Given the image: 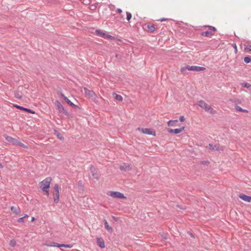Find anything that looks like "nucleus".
Returning a JSON list of instances; mask_svg holds the SVG:
<instances>
[{
	"instance_id": "45",
	"label": "nucleus",
	"mask_w": 251,
	"mask_h": 251,
	"mask_svg": "<svg viewBox=\"0 0 251 251\" xmlns=\"http://www.w3.org/2000/svg\"><path fill=\"white\" fill-rule=\"evenodd\" d=\"M3 168V166L1 165V164L0 163V169H1Z\"/></svg>"
},
{
	"instance_id": "25",
	"label": "nucleus",
	"mask_w": 251,
	"mask_h": 251,
	"mask_svg": "<svg viewBox=\"0 0 251 251\" xmlns=\"http://www.w3.org/2000/svg\"><path fill=\"white\" fill-rule=\"evenodd\" d=\"M55 134L56 135L57 138L59 139H60V140L63 141L64 139V138L63 135L61 133H60V132H59L57 131H55Z\"/></svg>"
},
{
	"instance_id": "24",
	"label": "nucleus",
	"mask_w": 251,
	"mask_h": 251,
	"mask_svg": "<svg viewBox=\"0 0 251 251\" xmlns=\"http://www.w3.org/2000/svg\"><path fill=\"white\" fill-rule=\"evenodd\" d=\"M235 109H236V110H237L238 111L243 112H246V113L248 112V110H247V109H244L238 105L235 106Z\"/></svg>"
},
{
	"instance_id": "16",
	"label": "nucleus",
	"mask_w": 251,
	"mask_h": 251,
	"mask_svg": "<svg viewBox=\"0 0 251 251\" xmlns=\"http://www.w3.org/2000/svg\"><path fill=\"white\" fill-rule=\"evenodd\" d=\"M239 197L242 200L247 202H251V196L241 194L239 195Z\"/></svg>"
},
{
	"instance_id": "38",
	"label": "nucleus",
	"mask_w": 251,
	"mask_h": 251,
	"mask_svg": "<svg viewBox=\"0 0 251 251\" xmlns=\"http://www.w3.org/2000/svg\"><path fill=\"white\" fill-rule=\"evenodd\" d=\"M185 119L183 116H181L179 117V121L181 122L184 121Z\"/></svg>"
},
{
	"instance_id": "39",
	"label": "nucleus",
	"mask_w": 251,
	"mask_h": 251,
	"mask_svg": "<svg viewBox=\"0 0 251 251\" xmlns=\"http://www.w3.org/2000/svg\"><path fill=\"white\" fill-rule=\"evenodd\" d=\"M161 236L162 239L163 240H165L167 238L165 236H164L163 235H161Z\"/></svg>"
},
{
	"instance_id": "19",
	"label": "nucleus",
	"mask_w": 251,
	"mask_h": 251,
	"mask_svg": "<svg viewBox=\"0 0 251 251\" xmlns=\"http://www.w3.org/2000/svg\"><path fill=\"white\" fill-rule=\"evenodd\" d=\"M105 228L109 232L112 233L113 232V228L111 226H109L107 221L104 219L103 220Z\"/></svg>"
},
{
	"instance_id": "8",
	"label": "nucleus",
	"mask_w": 251,
	"mask_h": 251,
	"mask_svg": "<svg viewBox=\"0 0 251 251\" xmlns=\"http://www.w3.org/2000/svg\"><path fill=\"white\" fill-rule=\"evenodd\" d=\"M55 105L57 107L60 113H64L65 115L68 116L69 115L68 112L65 110L62 104L58 100L55 101Z\"/></svg>"
},
{
	"instance_id": "48",
	"label": "nucleus",
	"mask_w": 251,
	"mask_h": 251,
	"mask_svg": "<svg viewBox=\"0 0 251 251\" xmlns=\"http://www.w3.org/2000/svg\"><path fill=\"white\" fill-rule=\"evenodd\" d=\"M113 219L115 220V221H117V219L116 218H115V217H113Z\"/></svg>"
},
{
	"instance_id": "18",
	"label": "nucleus",
	"mask_w": 251,
	"mask_h": 251,
	"mask_svg": "<svg viewBox=\"0 0 251 251\" xmlns=\"http://www.w3.org/2000/svg\"><path fill=\"white\" fill-rule=\"evenodd\" d=\"M11 211L16 215H19L21 213V209L19 206H11L10 207Z\"/></svg>"
},
{
	"instance_id": "34",
	"label": "nucleus",
	"mask_w": 251,
	"mask_h": 251,
	"mask_svg": "<svg viewBox=\"0 0 251 251\" xmlns=\"http://www.w3.org/2000/svg\"><path fill=\"white\" fill-rule=\"evenodd\" d=\"M16 244V242L15 240L12 239V240H10V243H9V245L11 247H14V246H15Z\"/></svg>"
},
{
	"instance_id": "20",
	"label": "nucleus",
	"mask_w": 251,
	"mask_h": 251,
	"mask_svg": "<svg viewBox=\"0 0 251 251\" xmlns=\"http://www.w3.org/2000/svg\"><path fill=\"white\" fill-rule=\"evenodd\" d=\"M147 28L151 32H153L156 30V28L153 24H149L147 25Z\"/></svg>"
},
{
	"instance_id": "46",
	"label": "nucleus",
	"mask_w": 251,
	"mask_h": 251,
	"mask_svg": "<svg viewBox=\"0 0 251 251\" xmlns=\"http://www.w3.org/2000/svg\"><path fill=\"white\" fill-rule=\"evenodd\" d=\"M28 217V215L27 214H25V216L23 217L25 218Z\"/></svg>"
},
{
	"instance_id": "21",
	"label": "nucleus",
	"mask_w": 251,
	"mask_h": 251,
	"mask_svg": "<svg viewBox=\"0 0 251 251\" xmlns=\"http://www.w3.org/2000/svg\"><path fill=\"white\" fill-rule=\"evenodd\" d=\"M209 148L212 151H219L220 150L219 145H213L211 144H209Z\"/></svg>"
},
{
	"instance_id": "36",
	"label": "nucleus",
	"mask_w": 251,
	"mask_h": 251,
	"mask_svg": "<svg viewBox=\"0 0 251 251\" xmlns=\"http://www.w3.org/2000/svg\"><path fill=\"white\" fill-rule=\"evenodd\" d=\"M17 221L19 223H24V217H21V218H19L17 220Z\"/></svg>"
},
{
	"instance_id": "37",
	"label": "nucleus",
	"mask_w": 251,
	"mask_h": 251,
	"mask_svg": "<svg viewBox=\"0 0 251 251\" xmlns=\"http://www.w3.org/2000/svg\"><path fill=\"white\" fill-rule=\"evenodd\" d=\"M106 38L107 39H114L115 37L114 36H112L108 34L106 35Z\"/></svg>"
},
{
	"instance_id": "11",
	"label": "nucleus",
	"mask_w": 251,
	"mask_h": 251,
	"mask_svg": "<svg viewBox=\"0 0 251 251\" xmlns=\"http://www.w3.org/2000/svg\"><path fill=\"white\" fill-rule=\"evenodd\" d=\"M61 96L62 98L69 105L71 106L72 107L75 108H78V106L75 104L74 103H73L67 97L65 96L63 94L61 95Z\"/></svg>"
},
{
	"instance_id": "15",
	"label": "nucleus",
	"mask_w": 251,
	"mask_h": 251,
	"mask_svg": "<svg viewBox=\"0 0 251 251\" xmlns=\"http://www.w3.org/2000/svg\"><path fill=\"white\" fill-rule=\"evenodd\" d=\"M4 137L7 141L12 144V145H16L17 139L6 135H5Z\"/></svg>"
},
{
	"instance_id": "5",
	"label": "nucleus",
	"mask_w": 251,
	"mask_h": 251,
	"mask_svg": "<svg viewBox=\"0 0 251 251\" xmlns=\"http://www.w3.org/2000/svg\"><path fill=\"white\" fill-rule=\"evenodd\" d=\"M54 192L53 193V201L55 203H57L59 201V185L55 184L53 187Z\"/></svg>"
},
{
	"instance_id": "42",
	"label": "nucleus",
	"mask_w": 251,
	"mask_h": 251,
	"mask_svg": "<svg viewBox=\"0 0 251 251\" xmlns=\"http://www.w3.org/2000/svg\"><path fill=\"white\" fill-rule=\"evenodd\" d=\"M117 11L118 12V13H122V9H120V8H118V9H117Z\"/></svg>"
},
{
	"instance_id": "22",
	"label": "nucleus",
	"mask_w": 251,
	"mask_h": 251,
	"mask_svg": "<svg viewBox=\"0 0 251 251\" xmlns=\"http://www.w3.org/2000/svg\"><path fill=\"white\" fill-rule=\"evenodd\" d=\"M46 245L47 246H49V247H55L60 248V244H58V243L54 242H50L49 244H47Z\"/></svg>"
},
{
	"instance_id": "10",
	"label": "nucleus",
	"mask_w": 251,
	"mask_h": 251,
	"mask_svg": "<svg viewBox=\"0 0 251 251\" xmlns=\"http://www.w3.org/2000/svg\"><path fill=\"white\" fill-rule=\"evenodd\" d=\"M90 170L91 171L93 177L97 180L99 179V176L97 173V170L93 165H90Z\"/></svg>"
},
{
	"instance_id": "27",
	"label": "nucleus",
	"mask_w": 251,
	"mask_h": 251,
	"mask_svg": "<svg viewBox=\"0 0 251 251\" xmlns=\"http://www.w3.org/2000/svg\"><path fill=\"white\" fill-rule=\"evenodd\" d=\"M96 33H97V35H98L99 36H100V37H104V35H105V33H103L102 31H101L100 30V29H97L96 30Z\"/></svg>"
},
{
	"instance_id": "31",
	"label": "nucleus",
	"mask_w": 251,
	"mask_h": 251,
	"mask_svg": "<svg viewBox=\"0 0 251 251\" xmlns=\"http://www.w3.org/2000/svg\"><path fill=\"white\" fill-rule=\"evenodd\" d=\"M73 246V244H60V248L61 247H65V248H71Z\"/></svg>"
},
{
	"instance_id": "44",
	"label": "nucleus",
	"mask_w": 251,
	"mask_h": 251,
	"mask_svg": "<svg viewBox=\"0 0 251 251\" xmlns=\"http://www.w3.org/2000/svg\"><path fill=\"white\" fill-rule=\"evenodd\" d=\"M35 220V218L34 217H32L31 218V222H33Z\"/></svg>"
},
{
	"instance_id": "12",
	"label": "nucleus",
	"mask_w": 251,
	"mask_h": 251,
	"mask_svg": "<svg viewBox=\"0 0 251 251\" xmlns=\"http://www.w3.org/2000/svg\"><path fill=\"white\" fill-rule=\"evenodd\" d=\"M185 127L182 126L179 128H176V129H171L169 128L168 129V131L169 133H174V134H178L180 132H181L182 131L184 130Z\"/></svg>"
},
{
	"instance_id": "23",
	"label": "nucleus",
	"mask_w": 251,
	"mask_h": 251,
	"mask_svg": "<svg viewBox=\"0 0 251 251\" xmlns=\"http://www.w3.org/2000/svg\"><path fill=\"white\" fill-rule=\"evenodd\" d=\"M178 122L177 120H170L168 122V126H175V124Z\"/></svg>"
},
{
	"instance_id": "47",
	"label": "nucleus",
	"mask_w": 251,
	"mask_h": 251,
	"mask_svg": "<svg viewBox=\"0 0 251 251\" xmlns=\"http://www.w3.org/2000/svg\"><path fill=\"white\" fill-rule=\"evenodd\" d=\"M108 34L105 33V35H104V38H106V35H107Z\"/></svg>"
},
{
	"instance_id": "40",
	"label": "nucleus",
	"mask_w": 251,
	"mask_h": 251,
	"mask_svg": "<svg viewBox=\"0 0 251 251\" xmlns=\"http://www.w3.org/2000/svg\"><path fill=\"white\" fill-rule=\"evenodd\" d=\"M233 47L234 49H235V51H237V49L236 45L235 44H234L233 45Z\"/></svg>"
},
{
	"instance_id": "13",
	"label": "nucleus",
	"mask_w": 251,
	"mask_h": 251,
	"mask_svg": "<svg viewBox=\"0 0 251 251\" xmlns=\"http://www.w3.org/2000/svg\"><path fill=\"white\" fill-rule=\"evenodd\" d=\"M97 245L101 248L103 249L105 248V243L104 240L101 237L97 238Z\"/></svg>"
},
{
	"instance_id": "32",
	"label": "nucleus",
	"mask_w": 251,
	"mask_h": 251,
	"mask_svg": "<svg viewBox=\"0 0 251 251\" xmlns=\"http://www.w3.org/2000/svg\"><path fill=\"white\" fill-rule=\"evenodd\" d=\"M244 50L246 52H250L251 51V45H247L245 46Z\"/></svg>"
},
{
	"instance_id": "30",
	"label": "nucleus",
	"mask_w": 251,
	"mask_h": 251,
	"mask_svg": "<svg viewBox=\"0 0 251 251\" xmlns=\"http://www.w3.org/2000/svg\"><path fill=\"white\" fill-rule=\"evenodd\" d=\"M15 145L19 146L20 147H22L24 148H27V146L24 145L23 143L19 141L18 140H17L16 144Z\"/></svg>"
},
{
	"instance_id": "26",
	"label": "nucleus",
	"mask_w": 251,
	"mask_h": 251,
	"mask_svg": "<svg viewBox=\"0 0 251 251\" xmlns=\"http://www.w3.org/2000/svg\"><path fill=\"white\" fill-rule=\"evenodd\" d=\"M242 87L247 88L249 90H251V85L247 82H244L241 84Z\"/></svg>"
},
{
	"instance_id": "29",
	"label": "nucleus",
	"mask_w": 251,
	"mask_h": 251,
	"mask_svg": "<svg viewBox=\"0 0 251 251\" xmlns=\"http://www.w3.org/2000/svg\"><path fill=\"white\" fill-rule=\"evenodd\" d=\"M14 96L15 98L18 99H21L22 98V95L20 94L19 92L18 91H15L14 92Z\"/></svg>"
},
{
	"instance_id": "33",
	"label": "nucleus",
	"mask_w": 251,
	"mask_h": 251,
	"mask_svg": "<svg viewBox=\"0 0 251 251\" xmlns=\"http://www.w3.org/2000/svg\"><path fill=\"white\" fill-rule=\"evenodd\" d=\"M115 99L119 101H122L123 100V98L120 95L116 94L115 97Z\"/></svg>"
},
{
	"instance_id": "1",
	"label": "nucleus",
	"mask_w": 251,
	"mask_h": 251,
	"mask_svg": "<svg viewBox=\"0 0 251 251\" xmlns=\"http://www.w3.org/2000/svg\"><path fill=\"white\" fill-rule=\"evenodd\" d=\"M52 180L51 177H46L39 183V188L48 196L49 195V188Z\"/></svg>"
},
{
	"instance_id": "14",
	"label": "nucleus",
	"mask_w": 251,
	"mask_h": 251,
	"mask_svg": "<svg viewBox=\"0 0 251 251\" xmlns=\"http://www.w3.org/2000/svg\"><path fill=\"white\" fill-rule=\"evenodd\" d=\"M14 107H16L17 108L19 109H20V110H23V111H26L29 113H32V114H34L35 113V112L32 111L31 109H29V108H25V107H22L20 105H14Z\"/></svg>"
},
{
	"instance_id": "41",
	"label": "nucleus",
	"mask_w": 251,
	"mask_h": 251,
	"mask_svg": "<svg viewBox=\"0 0 251 251\" xmlns=\"http://www.w3.org/2000/svg\"><path fill=\"white\" fill-rule=\"evenodd\" d=\"M188 234L192 237L194 238V235L190 232H188Z\"/></svg>"
},
{
	"instance_id": "7",
	"label": "nucleus",
	"mask_w": 251,
	"mask_h": 251,
	"mask_svg": "<svg viewBox=\"0 0 251 251\" xmlns=\"http://www.w3.org/2000/svg\"><path fill=\"white\" fill-rule=\"evenodd\" d=\"M138 131L142 132V133L148 134L152 135L153 136L155 135V131L150 128H141L138 127L137 129Z\"/></svg>"
},
{
	"instance_id": "9",
	"label": "nucleus",
	"mask_w": 251,
	"mask_h": 251,
	"mask_svg": "<svg viewBox=\"0 0 251 251\" xmlns=\"http://www.w3.org/2000/svg\"><path fill=\"white\" fill-rule=\"evenodd\" d=\"M108 195L114 198H119V199H126V197L124 196V194L121 193L119 192H114V191H109L108 192Z\"/></svg>"
},
{
	"instance_id": "6",
	"label": "nucleus",
	"mask_w": 251,
	"mask_h": 251,
	"mask_svg": "<svg viewBox=\"0 0 251 251\" xmlns=\"http://www.w3.org/2000/svg\"><path fill=\"white\" fill-rule=\"evenodd\" d=\"M84 90L87 98L91 100H95L96 99L97 95L93 91L89 90L87 88H84Z\"/></svg>"
},
{
	"instance_id": "43",
	"label": "nucleus",
	"mask_w": 251,
	"mask_h": 251,
	"mask_svg": "<svg viewBox=\"0 0 251 251\" xmlns=\"http://www.w3.org/2000/svg\"><path fill=\"white\" fill-rule=\"evenodd\" d=\"M165 20H166V19H165V18H161V19H160L159 20V21H160L161 22H163V21H165Z\"/></svg>"
},
{
	"instance_id": "4",
	"label": "nucleus",
	"mask_w": 251,
	"mask_h": 251,
	"mask_svg": "<svg viewBox=\"0 0 251 251\" xmlns=\"http://www.w3.org/2000/svg\"><path fill=\"white\" fill-rule=\"evenodd\" d=\"M198 104L201 108L204 109L206 111H209L210 113H214V110L211 108V106L203 100H201L198 101Z\"/></svg>"
},
{
	"instance_id": "17",
	"label": "nucleus",
	"mask_w": 251,
	"mask_h": 251,
	"mask_svg": "<svg viewBox=\"0 0 251 251\" xmlns=\"http://www.w3.org/2000/svg\"><path fill=\"white\" fill-rule=\"evenodd\" d=\"M120 169L121 171H125L126 170H131V167L129 164L124 163L123 165H121L120 166Z\"/></svg>"
},
{
	"instance_id": "2",
	"label": "nucleus",
	"mask_w": 251,
	"mask_h": 251,
	"mask_svg": "<svg viewBox=\"0 0 251 251\" xmlns=\"http://www.w3.org/2000/svg\"><path fill=\"white\" fill-rule=\"evenodd\" d=\"M205 70V68L203 67H200L197 66H189L186 65L181 68L180 72L181 73L185 74L186 70L192 71L195 72H201Z\"/></svg>"
},
{
	"instance_id": "35",
	"label": "nucleus",
	"mask_w": 251,
	"mask_h": 251,
	"mask_svg": "<svg viewBox=\"0 0 251 251\" xmlns=\"http://www.w3.org/2000/svg\"><path fill=\"white\" fill-rule=\"evenodd\" d=\"M126 20H127L128 21H129L131 19V17H132V15H131V14L130 12H126Z\"/></svg>"
},
{
	"instance_id": "28",
	"label": "nucleus",
	"mask_w": 251,
	"mask_h": 251,
	"mask_svg": "<svg viewBox=\"0 0 251 251\" xmlns=\"http://www.w3.org/2000/svg\"><path fill=\"white\" fill-rule=\"evenodd\" d=\"M244 62L246 63H249L251 62V56H246L245 58H244Z\"/></svg>"
},
{
	"instance_id": "3",
	"label": "nucleus",
	"mask_w": 251,
	"mask_h": 251,
	"mask_svg": "<svg viewBox=\"0 0 251 251\" xmlns=\"http://www.w3.org/2000/svg\"><path fill=\"white\" fill-rule=\"evenodd\" d=\"M204 27H207L210 30L209 31H206L205 32H202L201 33V36H203L207 37H211L214 35V33L212 32V31L216 32L217 29L216 27L211 26V25H205Z\"/></svg>"
}]
</instances>
